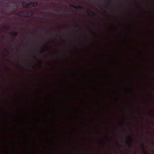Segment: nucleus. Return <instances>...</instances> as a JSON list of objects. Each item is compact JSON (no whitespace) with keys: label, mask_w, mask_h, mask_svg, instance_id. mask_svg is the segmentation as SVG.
<instances>
[{"label":"nucleus","mask_w":154,"mask_h":154,"mask_svg":"<svg viewBox=\"0 0 154 154\" xmlns=\"http://www.w3.org/2000/svg\"><path fill=\"white\" fill-rule=\"evenodd\" d=\"M22 5L24 8H36L38 5V3L37 2H32L28 4L26 2H23Z\"/></svg>","instance_id":"f257e3e1"},{"label":"nucleus","mask_w":154,"mask_h":154,"mask_svg":"<svg viewBox=\"0 0 154 154\" xmlns=\"http://www.w3.org/2000/svg\"><path fill=\"white\" fill-rule=\"evenodd\" d=\"M71 7H73L74 8L77 9H82L83 7L80 6H76L73 5H70Z\"/></svg>","instance_id":"f03ea898"},{"label":"nucleus","mask_w":154,"mask_h":154,"mask_svg":"<svg viewBox=\"0 0 154 154\" xmlns=\"http://www.w3.org/2000/svg\"><path fill=\"white\" fill-rule=\"evenodd\" d=\"M87 12L88 14V15L89 16H92L93 17H95L96 16V14L93 11L91 12V14L89 13V11L88 10L87 11Z\"/></svg>","instance_id":"7ed1b4c3"},{"label":"nucleus","mask_w":154,"mask_h":154,"mask_svg":"<svg viewBox=\"0 0 154 154\" xmlns=\"http://www.w3.org/2000/svg\"><path fill=\"white\" fill-rule=\"evenodd\" d=\"M11 34L14 36H16L17 35V33L16 32H12Z\"/></svg>","instance_id":"20e7f679"},{"label":"nucleus","mask_w":154,"mask_h":154,"mask_svg":"<svg viewBox=\"0 0 154 154\" xmlns=\"http://www.w3.org/2000/svg\"><path fill=\"white\" fill-rule=\"evenodd\" d=\"M129 140H130V141H129V144L130 145V146H131V143L132 142V140L131 137L130 138Z\"/></svg>","instance_id":"39448f33"},{"label":"nucleus","mask_w":154,"mask_h":154,"mask_svg":"<svg viewBox=\"0 0 154 154\" xmlns=\"http://www.w3.org/2000/svg\"><path fill=\"white\" fill-rule=\"evenodd\" d=\"M24 16V17H26V16H28L29 14L28 13H24L23 14Z\"/></svg>","instance_id":"423d86ee"},{"label":"nucleus","mask_w":154,"mask_h":154,"mask_svg":"<svg viewBox=\"0 0 154 154\" xmlns=\"http://www.w3.org/2000/svg\"><path fill=\"white\" fill-rule=\"evenodd\" d=\"M152 146H154V143L153 142L152 143Z\"/></svg>","instance_id":"0eeeda50"},{"label":"nucleus","mask_w":154,"mask_h":154,"mask_svg":"<svg viewBox=\"0 0 154 154\" xmlns=\"http://www.w3.org/2000/svg\"><path fill=\"white\" fill-rule=\"evenodd\" d=\"M48 11L49 12V11H50V10H48Z\"/></svg>","instance_id":"6e6552de"},{"label":"nucleus","mask_w":154,"mask_h":154,"mask_svg":"<svg viewBox=\"0 0 154 154\" xmlns=\"http://www.w3.org/2000/svg\"><path fill=\"white\" fill-rule=\"evenodd\" d=\"M22 13V12H20V14H21Z\"/></svg>","instance_id":"1a4fd4ad"},{"label":"nucleus","mask_w":154,"mask_h":154,"mask_svg":"<svg viewBox=\"0 0 154 154\" xmlns=\"http://www.w3.org/2000/svg\"><path fill=\"white\" fill-rule=\"evenodd\" d=\"M75 26H76V27H77V26L76 25H75Z\"/></svg>","instance_id":"9d476101"},{"label":"nucleus","mask_w":154,"mask_h":154,"mask_svg":"<svg viewBox=\"0 0 154 154\" xmlns=\"http://www.w3.org/2000/svg\"><path fill=\"white\" fill-rule=\"evenodd\" d=\"M77 32V31H75V32Z\"/></svg>","instance_id":"9b49d317"},{"label":"nucleus","mask_w":154,"mask_h":154,"mask_svg":"<svg viewBox=\"0 0 154 154\" xmlns=\"http://www.w3.org/2000/svg\"><path fill=\"white\" fill-rule=\"evenodd\" d=\"M14 5H12V6H14Z\"/></svg>","instance_id":"f8f14e48"},{"label":"nucleus","mask_w":154,"mask_h":154,"mask_svg":"<svg viewBox=\"0 0 154 154\" xmlns=\"http://www.w3.org/2000/svg\"><path fill=\"white\" fill-rule=\"evenodd\" d=\"M18 15H20V14H18Z\"/></svg>","instance_id":"ddd939ff"},{"label":"nucleus","mask_w":154,"mask_h":154,"mask_svg":"<svg viewBox=\"0 0 154 154\" xmlns=\"http://www.w3.org/2000/svg\"><path fill=\"white\" fill-rule=\"evenodd\" d=\"M40 65V66H41V64Z\"/></svg>","instance_id":"4468645a"},{"label":"nucleus","mask_w":154,"mask_h":154,"mask_svg":"<svg viewBox=\"0 0 154 154\" xmlns=\"http://www.w3.org/2000/svg\"><path fill=\"white\" fill-rule=\"evenodd\" d=\"M1 29L0 28V30H1Z\"/></svg>","instance_id":"2eb2a0df"}]
</instances>
